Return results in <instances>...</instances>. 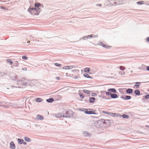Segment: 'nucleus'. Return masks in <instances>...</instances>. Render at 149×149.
I'll return each mask as SVG.
<instances>
[{
	"label": "nucleus",
	"mask_w": 149,
	"mask_h": 149,
	"mask_svg": "<svg viewBox=\"0 0 149 149\" xmlns=\"http://www.w3.org/2000/svg\"><path fill=\"white\" fill-rule=\"evenodd\" d=\"M28 11L31 14L33 15H39V11L38 8L30 7L28 9Z\"/></svg>",
	"instance_id": "nucleus-1"
},
{
	"label": "nucleus",
	"mask_w": 149,
	"mask_h": 149,
	"mask_svg": "<svg viewBox=\"0 0 149 149\" xmlns=\"http://www.w3.org/2000/svg\"><path fill=\"white\" fill-rule=\"evenodd\" d=\"M17 84L19 85H25L26 84V80L24 79H22L17 81Z\"/></svg>",
	"instance_id": "nucleus-2"
},
{
	"label": "nucleus",
	"mask_w": 149,
	"mask_h": 149,
	"mask_svg": "<svg viewBox=\"0 0 149 149\" xmlns=\"http://www.w3.org/2000/svg\"><path fill=\"white\" fill-rule=\"evenodd\" d=\"M73 113L71 110L67 111L66 113V117H71L73 116Z\"/></svg>",
	"instance_id": "nucleus-3"
},
{
	"label": "nucleus",
	"mask_w": 149,
	"mask_h": 149,
	"mask_svg": "<svg viewBox=\"0 0 149 149\" xmlns=\"http://www.w3.org/2000/svg\"><path fill=\"white\" fill-rule=\"evenodd\" d=\"M95 111L93 110L92 109H88V114H96V113L95 112Z\"/></svg>",
	"instance_id": "nucleus-4"
},
{
	"label": "nucleus",
	"mask_w": 149,
	"mask_h": 149,
	"mask_svg": "<svg viewBox=\"0 0 149 149\" xmlns=\"http://www.w3.org/2000/svg\"><path fill=\"white\" fill-rule=\"evenodd\" d=\"M121 98L125 100H128L131 98V97L130 96L123 95L121 97Z\"/></svg>",
	"instance_id": "nucleus-5"
},
{
	"label": "nucleus",
	"mask_w": 149,
	"mask_h": 149,
	"mask_svg": "<svg viewBox=\"0 0 149 149\" xmlns=\"http://www.w3.org/2000/svg\"><path fill=\"white\" fill-rule=\"evenodd\" d=\"M10 148L12 149H15V146L13 142L12 141L10 143Z\"/></svg>",
	"instance_id": "nucleus-6"
},
{
	"label": "nucleus",
	"mask_w": 149,
	"mask_h": 149,
	"mask_svg": "<svg viewBox=\"0 0 149 149\" xmlns=\"http://www.w3.org/2000/svg\"><path fill=\"white\" fill-rule=\"evenodd\" d=\"M103 124H106L108 125H110V120H104L103 122Z\"/></svg>",
	"instance_id": "nucleus-7"
},
{
	"label": "nucleus",
	"mask_w": 149,
	"mask_h": 149,
	"mask_svg": "<svg viewBox=\"0 0 149 149\" xmlns=\"http://www.w3.org/2000/svg\"><path fill=\"white\" fill-rule=\"evenodd\" d=\"M41 6V4L38 3H35V8H38V10L39 11L40 10V8H39V7Z\"/></svg>",
	"instance_id": "nucleus-8"
},
{
	"label": "nucleus",
	"mask_w": 149,
	"mask_h": 149,
	"mask_svg": "<svg viewBox=\"0 0 149 149\" xmlns=\"http://www.w3.org/2000/svg\"><path fill=\"white\" fill-rule=\"evenodd\" d=\"M107 91L109 92H111L114 93H116L117 91L116 89L114 88H110L108 89Z\"/></svg>",
	"instance_id": "nucleus-9"
},
{
	"label": "nucleus",
	"mask_w": 149,
	"mask_h": 149,
	"mask_svg": "<svg viewBox=\"0 0 149 149\" xmlns=\"http://www.w3.org/2000/svg\"><path fill=\"white\" fill-rule=\"evenodd\" d=\"M95 99L94 97H90L89 99V101L90 103H93L95 102Z\"/></svg>",
	"instance_id": "nucleus-10"
},
{
	"label": "nucleus",
	"mask_w": 149,
	"mask_h": 149,
	"mask_svg": "<svg viewBox=\"0 0 149 149\" xmlns=\"http://www.w3.org/2000/svg\"><path fill=\"white\" fill-rule=\"evenodd\" d=\"M111 97L112 98H116L118 97V95L115 94H111Z\"/></svg>",
	"instance_id": "nucleus-11"
},
{
	"label": "nucleus",
	"mask_w": 149,
	"mask_h": 149,
	"mask_svg": "<svg viewBox=\"0 0 149 149\" xmlns=\"http://www.w3.org/2000/svg\"><path fill=\"white\" fill-rule=\"evenodd\" d=\"M83 91L84 92V93L87 94H90V93H91V91H88V90H85V89H84L83 90Z\"/></svg>",
	"instance_id": "nucleus-12"
},
{
	"label": "nucleus",
	"mask_w": 149,
	"mask_h": 149,
	"mask_svg": "<svg viewBox=\"0 0 149 149\" xmlns=\"http://www.w3.org/2000/svg\"><path fill=\"white\" fill-rule=\"evenodd\" d=\"M102 46L106 48H109L111 47V46H108L105 44H102Z\"/></svg>",
	"instance_id": "nucleus-13"
},
{
	"label": "nucleus",
	"mask_w": 149,
	"mask_h": 149,
	"mask_svg": "<svg viewBox=\"0 0 149 149\" xmlns=\"http://www.w3.org/2000/svg\"><path fill=\"white\" fill-rule=\"evenodd\" d=\"M17 140L18 141V142L19 144H21L22 143L24 142V141L23 139H17Z\"/></svg>",
	"instance_id": "nucleus-14"
},
{
	"label": "nucleus",
	"mask_w": 149,
	"mask_h": 149,
	"mask_svg": "<svg viewBox=\"0 0 149 149\" xmlns=\"http://www.w3.org/2000/svg\"><path fill=\"white\" fill-rule=\"evenodd\" d=\"M37 118L38 119L40 120H42L43 119V117L42 116L39 115H37Z\"/></svg>",
	"instance_id": "nucleus-15"
},
{
	"label": "nucleus",
	"mask_w": 149,
	"mask_h": 149,
	"mask_svg": "<svg viewBox=\"0 0 149 149\" xmlns=\"http://www.w3.org/2000/svg\"><path fill=\"white\" fill-rule=\"evenodd\" d=\"M73 67V66H66V70H70L72 69Z\"/></svg>",
	"instance_id": "nucleus-16"
},
{
	"label": "nucleus",
	"mask_w": 149,
	"mask_h": 149,
	"mask_svg": "<svg viewBox=\"0 0 149 149\" xmlns=\"http://www.w3.org/2000/svg\"><path fill=\"white\" fill-rule=\"evenodd\" d=\"M104 92L105 93V94L107 96H110V95H111V93L110 92H109L108 91V92L107 91H104Z\"/></svg>",
	"instance_id": "nucleus-17"
},
{
	"label": "nucleus",
	"mask_w": 149,
	"mask_h": 149,
	"mask_svg": "<svg viewBox=\"0 0 149 149\" xmlns=\"http://www.w3.org/2000/svg\"><path fill=\"white\" fill-rule=\"evenodd\" d=\"M126 92L128 93H132V90L131 89L129 88L127 90Z\"/></svg>",
	"instance_id": "nucleus-18"
},
{
	"label": "nucleus",
	"mask_w": 149,
	"mask_h": 149,
	"mask_svg": "<svg viewBox=\"0 0 149 149\" xmlns=\"http://www.w3.org/2000/svg\"><path fill=\"white\" fill-rule=\"evenodd\" d=\"M6 61L7 63H9L10 65H11L13 63V62L10 59H7Z\"/></svg>",
	"instance_id": "nucleus-19"
},
{
	"label": "nucleus",
	"mask_w": 149,
	"mask_h": 149,
	"mask_svg": "<svg viewBox=\"0 0 149 149\" xmlns=\"http://www.w3.org/2000/svg\"><path fill=\"white\" fill-rule=\"evenodd\" d=\"M36 101L38 102H40L42 101V100L41 98H37L35 100Z\"/></svg>",
	"instance_id": "nucleus-20"
},
{
	"label": "nucleus",
	"mask_w": 149,
	"mask_h": 149,
	"mask_svg": "<svg viewBox=\"0 0 149 149\" xmlns=\"http://www.w3.org/2000/svg\"><path fill=\"white\" fill-rule=\"evenodd\" d=\"M134 93L136 95H139L140 94V91L138 90H135Z\"/></svg>",
	"instance_id": "nucleus-21"
},
{
	"label": "nucleus",
	"mask_w": 149,
	"mask_h": 149,
	"mask_svg": "<svg viewBox=\"0 0 149 149\" xmlns=\"http://www.w3.org/2000/svg\"><path fill=\"white\" fill-rule=\"evenodd\" d=\"M47 101L49 102H52L54 101V99L52 98H50L47 99Z\"/></svg>",
	"instance_id": "nucleus-22"
},
{
	"label": "nucleus",
	"mask_w": 149,
	"mask_h": 149,
	"mask_svg": "<svg viewBox=\"0 0 149 149\" xmlns=\"http://www.w3.org/2000/svg\"><path fill=\"white\" fill-rule=\"evenodd\" d=\"M24 139L25 141L28 142H29L31 141V140L29 138L26 137H24Z\"/></svg>",
	"instance_id": "nucleus-23"
},
{
	"label": "nucleus",
	"mask_w": 149,
	"mask_h": 149,
	"mask_svg": "<svg viewBox=\"0 0 149 149\" xmlns=\"http://www.w3.org/2000/svg\"><path fill=\"white\" fill-rule=\"evenodd\" d=\"M90 70V69L89 68H85L84 71L85 72H88Z\"/></svg>",
	"instance_id": "nucleus-24"
},
{
	"label": "nucleus",
	"mask_w": 149,
	"mask_h": 149,
	"mask_svg": "<svg viewBox=\"0 0 149 149\" xmlns=\"http://www.w3.org/2000/svg\"><path fill=\"white\" fill-rule=\"evenodd\" d=\"M136 84L134 85V86H136V87H139L140 85L141 82H136Z\"/></svg>",
	"instance_id": "nucleus-25"
},
{
	"label": "nucleus",
	"mask_w": 149,
	"mask_h": 149,
	"mask_svg": "<svg viewBox=\"0 0 149 149\" xmlns=\"http://www.w3.org/2000/svg\"><path fill=\"white\" fill-rule=\"evenodd\" d=\"M107 114L111 115L112 116H115L116 114H117L116 113H107Z\"/></svg>",
	"instance_id": "nucleus-26"
},
{
	"label": "nucleus",
	"mask_w": 149,
	"mask_h": 149,
	"mask_svg": "<svg viewBox=\"0 0 149 149\" xmlns=\"http://www.w3.org/2000/svg\"><path fill=\"white\" fill-rule=\"evenodd\" d=\"M88 109H84L83 110H82V111L84 112V113L86 114H88Z\"/></svg>",
	"instance_id": "nucleus-27"
},
{
	"label": "nucleus",
	"mask_w": 149,
	"mask_h": 149,
	"mask_svg": "<svg viewBox=\"0 0 149 149\" xmlns=\"http://www.w3.org/2000/svg\"><path fill=\"white\" fill-rule=\"evenodd\" d=\"M125 74V72L123 71H120L119 72V74L121 75H124Z\"/></svg>",
	"instance_id": "nucleus-28"
},
{
	"label": "nucleus",
	"mask_w": 149,
	"mask_h": 149,
	"mask_svg": "<svg viewBox=\"0 0 149 149\" xmlns=\"http://www.w3.org/2000/svg\"><path fill=\"white\" fill-rule=\"evenodd\" d=\"M120 70H122L123 71V70H124L125 69V68L124 66H120Z\"/></svg>",
	"instance_id": "nucleus-29"
},
{
	"label": "nucleus",
	"mask_w": 149,
	"mask_h": 149,
	"mask_svg": "<svg viewBox=\"0 0 149 149\" xmlns=\"http://www.w3.org/2000/svg\"><path fill=\"white\" fill-rule=\"evenodd\" d=\"M84 75L85 77H87V78H90V76L88 74H84Z\"/></svg>",
	"instance_id": "nucleus-30"
},
{
	"label": "nucleus",
	"mask_w": 149,
	"mask_h": 149,
	"mask_svg": "<svg viewBox=\"0 0 149 149\" xmlns=\"http://www.w3.org/2000/svg\"><path fill=\"white\" fill-rule=\"evenodd\" d=\"M122 116L124 118H128L129 117L128 116L125 114H123Z\"/></svg>",
	"instance_id": "nucleus-31"
},
{
	"label": "nucleus",
	"mask_w": 149,
	"mask_h": 149,
	"mask_svg": "<svg viewBox=\"0 0 149 149\" xmlns=\"http://www.w3.org/2000/svg\"><path fill=\"white\" fill-rule=\"evenodd\" d=\"M79 95L80 97L82 99L84 98V96L82 94H81V93H79Z\"/></svg>",
	"instance_id": "nucleus-32"
},
{
	"label": "nucleus",
	"mask_w": 149,
	"mask_h": 149,
	"mask_svg": "<svg viewBox=\"0 0 149 149\" xmlns=\"http://www.w3.org/2000/svg\"><path fill=\"white\" fill-rule=\"evenodd\" d=\"M55 65L57 66H58V67H61V65L60 64H58V63H55V64H54Z\"/></svg>",
	"instance_id": "nucleus-33"
},
{
	"label": "nucleus",
	"mask_w": 149,
	"mask_h": 149,
	"mask_svg": "<svg viewBox=\"0 0 149 149\" xmlns=\"http://www.w3.org/2000/svg\"><path fill=\"white\" fill-rule=\"evenodd\" d=\"M22 58L25 60H27L28 58L26 56H22Z\"/></svg>",
	"instance_id": "nucleus-34"
},
{
	"label": "nucleus",
	"mask_w": 149,
	"mask_h": 149,
	"mask_svg": "<svg viewBox=\"0 0 149 149\" xmlns=\"http://www.w3.org/2000/svg\"><path fill=\"white\" fill-rule=\"evenodd\" d=\"M144 3V2L143 1H139L137 2V3L138 4H143Z\"/></svg>",
	"instance_id": "nucleus-35"
},
{
	"label": "nucleus",
	"mask_w": 149,
	"mask_h": 149,
	"mask_svg": "<svg viewBox=\"0 0 149 149\" xmlns=\"http://www.w3.org/2000/svg\"><path fill=\"white\" fill-rule=\"evenodd\" d=\"M92 37H93V35L91 34V35H88V36H87V37H86V38H92Z\"/></svg>",
	"instance_id": "nucleus-36"
},
{
	"label": "nucleus",
	"mask_w": 149,
	"mask_h": 149,
	"mask_svg": "<svg viewBox=\"0 0 149 149\" xmlns=\"http://www.w3.org/2000/svg\"><path fill=\"white\" fill-rule=\"evenodd\" d=\"M145 97L146 100L149 99V95H148L145 96Z\"/></svg>",
	"instance_id": "nucleus-37"
},
{
	"label": "nucleus",
	"mask_w": 149,
	"mask_h": 149,
	"mask_svg": "<svg viewBox=\"0 0 149 149\" xmlns=\"http://www.w3.org/2000/svg\"><path fill=\"white\" fill-rule=\"evenodd\" d=\"M103 113H106V114H107V113H109V112H106V111H103Z\"/></svg>",
	"instance_id": "nucleus-38"
},
{
	"label": "nucleus",
	"mask_w": 149,
	"mask_h": 149,
	"mask_svg": "<svg viewBox=\"0 0 149 149\" xmlns=\"http://www.w3.org/2000/svg\"><path fill=\"white\" fill-rule=\"evenodd\" d=\"M22 70H26L27 68H23Z\"/></svg>",
	"instance_id": "nucleus-39"
},
{
	"label": "nucleus",
	"mask_w": 149,
	"mask_h": 149,
	"mask_svg": "<svg viewBox=\"0 0 149 149\" xmlns=\"http://www.w3.org/2000/svg\"><path fill=\"white\" fill-rule=\"evenodd\" d=\"M78 76H76L74 77V78L75 79H77L78 78Z\"/></svg>",
	"instance_id": "nucleus-40"
},
{
	"label": "nucleus",
	"mask_w": 149,
	"mask_h": 149,
	"mask_svg": "<svg viewBox=\"0 0 149 149\" xmlns=\"http://www.w3.org/2000/svg\"><path fill=\"white\" fill-rule=\"evenodd\" d=\"M95 95H96V94L95 93H92V95L93 96H95Z\"/></svg>",
	"instance_id": "nucleus-41"
},
{
	"label": "nucleus",
	"mask_w": 149,
	"mask_h": 149,
	"mask_svg": "<svg viewBox=\"0 0 149 149\" xmlns=\"http://www.w3.org/2000/svg\"><path fill=\"white\" fill-rule=\"evenodd\" d=\"M22 143H23L24 145H26L27 144L26 143V142H24H24H23Z\"/></svg>",
	"instance_id": "nucleus-42"
},
{
	"label": "nucleus",
	"mask_w": 149,
	"mask_h": 149,
	"mask_svg": "<svg viewBox=\"0 0 149 149\" xmlns=\"http://www.w3.org/2000/svg\"><path fill=\"white\" fill-rule=\"evenodd\" d=\"M147 40L149 42V37H148L147 38Z\"/></svg>",
	"instance_id": "nucleus-43"
},
{
	"label": "nucleus",
	"mask_w": 149,
	"mask_h": 149,
	"mask_svg": "<svg viewBox=\"0 0 149 149\" xmlns=\"http://www.w3.org/2000/svg\"><path fill=\"white\" fill-rule=\"evenodd\" d=\"M147 70H148V71H149V66H148L147 68Z\"/></svg>",
	"instance_id": "nucleus-44"
},
{
	"label": "nucleus",
	"mask_w": 149,
	"mask_h": 149,
	"mask_svg": "<svg viewBox=\"0 0 149 149\" xmlns=\"http://www.w3.org/2000/svg\"><path fill=\"white\" fill-rule=\"evenodd\" d=\"M98 123H101V121L100 120H99V121H98Z\"/></svg>",
	"instance_id": "nucleus-45"
},
{
	"label": "nucleus",
	"mask_w": 149,
	"mask_h": 149,
	"mask_svg": "<svg viewBox=\"0 0 149 149\" xmlns=\"http://www.w3.org/2000/svg\"><path fill=\"white\" fill-rule=\"evenodd\" d=\"M4 7H1V8L2 9H5Z\"/></svg>",
	"instance_id": "nucleus-46"
},
{
	"label": "nucleus",
	"mask_w": 149,
	"mask_h": 149,
	"mask_svg": "<svg viewBox=\"0 0 149 149\" xmlns=\"http://www.w3.org/2000/svg\"><path fill=\"white\" fill-rule=\"evenodd\" d=\"M30 42V41H28L27 42L28 43H29Z\"/></svg>",
	"instance_id": "nucleus-47"
},
{
	"label": "nucleus",
	"mask_w": 149,
	"mask_h": 149,
	"mask_svg": "<svg viewBox=\"0 0 149 149\" xmlns=\"http://www.w3.org/2000/svg\"><path fill=\"white\" fill-rule=\"evenodd\" d=\"M105 98L106 99H109V98H106V97H105Z\"/></svg>",
	"instance_id": "nucleus-48"
},
{
	"label": "nucleus",
	"mask_w": 149,
	"mask_h": 149,
	"mask_svg": "<svg viewBox=\"0 0 149 149\" xmlns=\"http://www.w3.org/2000/svg\"><path fill=\"white\" fill-rule=\"evenodd\" d=\"M66 76H67V73H66Z\"/></svg>",
	"instance_id": "nucleus-49"
},
{
	"label": "nucleus",
	"mask_w": 149,
	"mask_h": 149,
	"mask_svg": "<svg viewBox=\"0 0 149 149\" xmlns=\"http://www.w3.org/2000/svg\"><path fill=\"white\" fill-rule=\"evenodd\" d=\"M57 79H59V78H58L57 77Z\"/></svg>",
	"instance_id": "nucleus-50"
},
{
	"label": "nucleus",
	"mask_w": 149,
	"mask_h": 149,
	"mask_svg": "<svg viewBox=\"0 0 149 149\" xmlns=\"http://www.w3.org/2000/svg\"><path fill=\"white\" fill-rule=\"evenodd\" d=\"M63 117H64V115H63Z\"/></svg>",
	"instance_id": "nucleus-51"
}]
</instances>
